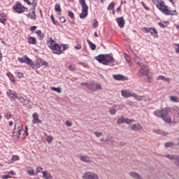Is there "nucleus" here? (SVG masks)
Masks as SVG:
<instances>
[{
  "label": "nucleus",
  "mask_w": 179,
  "mask_h": 179,
  "mask_svg": "<svg viewBox=\"0 0 179 179\" xmlns=\"http://www.w3.org/2000/svg\"><path fill=\"white\" fill-rule=\"evenodd\" d=\"M116 20L119 27H120V29H122L125 24V21L124 20V17H117Z\"/></svg>",
  "instance_id": "23"
},
{
  "label": "nucleus",
  "mask_w": 179,
  "mask_h": 179,
  "mask_svg": "<svg viewBox=\"0 0 179 179\" xmlns=\"http://www.w3.org/2000/svg\"><path fill=\"white\" fill-rule=\"evenodd\" d=\"M173 146H177V144L171 141L166 142L164 143V148H166V149H169V148H173Z\"/></svg>",
  "instance_id": "28"
},
{
  "label": "nucleus",
  "mask_w": 179,
  "mask_h": 179,
  "mask_svg": "<svg viewBox=\"0 0 179 179\" xmlns=\"http://www.w3.org/2000/svg\"><path fill=\"white\" fill-rule=\"evenodd\" d=\"M18 62L20 64H27L30 66H33V61L30 59L27 56H24L23 57H18Z\"/></svg>",
  "instance_id": "11"
},
{
  "label": "nucleus",
  "mask_w": 179,
  "mask_h": 179,
  "mask_svg": "<svg viewBox=\"0 0 179 179\" xmlns=\"http://www.w3.org/2000/svg\"><path fill=\"white\" fill-rule=\"evenodd\" d=\"M6 75H7V76H8V78H9L10 82H12L13 83H15V78H14V77H13V75H12L11 73L9 72V71H8V72L6 73Z\"/></svg>",
  "instance_id": "35"
},
{
  "label": "nucleus",
  "mask_w": 179,
  "mask_h": 179,
  "mask_svg": "<svg viewBox=\"0 0 179 179\" xmlns=\"http://www.w3.org/2000/svg\"><path fill=\"white\" fill-rule=\"evenodd\" d=\"M94 135L96 136V138H100V136H102L103 133L100 131H96Z\"/></svg>",
  "instance_id": "50"
},
{
  "label": "nucleus",
  "mask_w": 179,
  "mask_h": 179,
  "mask_svg": "<svg viewBox=\"0 0 179 179\" xmlns=\"http://www.w3.org/2000/svg\"><path fill=\"white\" fill-rule=\"evenodd\" d=\"M141 66L142 68L138 73V76H143L145 75H148V73H149V67L145 65H143Z\"/></svg>",
  "instance_id": "16"
},
{
  "label": "nucleus",
  "mask_w": 179,
  "mask_h": 179,
  "mask_svg": "<svg viewBox=\"0 0 179 179\" xmlns=\"http://www.w3.org/2000/svg\"><path fill=\"white\" fill-rule=\"evenodd\" d=\"M154 5L157 6V8L162 12L164 15H171V16H174L177 15L176 10H171L169 9V7L166 6L164 1H154Z\"/></svg>",
  "instance_id": "2"
},
{
  "label": "nucleus",
  "mask_w": 179,
  "mask_h": 179,
  "mask_svg": "<svg viewBox=\"0 0 179 179\" xmlns=\"http://www.w3.org/2000/svg\"><path fill=\"white\" fill-rule=\"evenodd\" d=\"M59 20L61 23H65V22H66V19H65V17H60Z\"/></svg>",
  "instance_id": "55"
},
{
  "label": "nucleus",
  "mask_w": 179,
  "mask_h": 179,
  "mask_svg": "<svg viewBox=\"0 0 179 179\" xmlns=\"http://www.w3.org/2000/svg\"><path fill=\"white\" fill-rule=\"evenodd\" d=\"M153 132L157 135H162V136H167L169 135V133L158 129H154Z\"/></svg>",
  "instance_id": "24"
},
{
  "label": "nucleus",
  "mask_w": 179,
  "mask_h": 179,
  "mask_svg": "<svg viewBox=\"0 0 179 179\" xmlns=\"http://www.w3.org/2000/svg\"><path fill=\"white\" fill-rule=\"evenodd\" d=\"M50 19H51V20H52L53 24H57V21H55V18H54V15H52L50 16Z\"/></svg>",
  "instance_id": "54"
},
{
  "label": "nucleus",
  "mask_w": 179,
  "mask_h": 179,
  "mask_svg": "<svg viewBox=\"0 0 179 179\" xmlns=\"http://www.w3.org/2000/svg\"><path fill=\"white\" fill-rule=\"evenodd\" d=\"M54 139V137L51 136H48L46 141L47 142H48V143H51V142H52Z\"/></svg>",
  "instance_id": "46"
},
{
  "label": "nucleus",
  "mask_w": 179,
  "mask_h": 179,
  "mask_svg": "<svg viewBox=\"0 0 179 179\" xmlns=\"http://www.w3.org/2000/svg\"><path fill=\"white\" fill-rule=\"evenodd\" d=\"M36 34H37V36H38L40 40H43V38L44 37V34L41 33V30L36 31Z\"/></svg>",
  "instance_id": "36"
},
{
  "label": "nucleus",
  "mask_w": 179,
  "mask_h": 179,
  "mask_svg": "<svg viewBox=\"0 0 179 179\" xmlns=\"http://www.w3.org/2000/svg\"><path fill=\"white\" fill-rule=\"evenodd\" d=\"M88 90H92V92H97V90H103L101 83H97L94 81L88 82L87 85Z\"/></svg>",
  "instance_id": "6"
},
{
  "label": "nucleus",
  "mask_w": 179,
  "mask_h": 179,
  "mask_svg": "<svg viewBox=\"0 0 179 179\" xmlns=\"http://www.w3.org/2000/svg\"><path fill=\"white\" fill-rule=\"evenodd\" d=\"M128 128L133 132H139L143 129V127L139 123H134L131 124L128 127Z\"/></svg>",
  "instance_id": "9"
},
{
  "label": "nucleus",
  "mask_w": 179,
  "mask_h": 179,
  "mask_svg": "<svg viewBox=\"0 0 179 179\" xmlns=\"http://www.w3.org/2000/svg\"><path fill=\"white\" fill-rule=\"evenodd\" d=\"M17 73V78H19L20 79H22V78H23V73H19V72Z\"/></svg>",
  "instance_id": "62"
},
{
  "label": "nucleus",
  "mask_w": 179,
  "mask_h": 179,
  "mask_svg": "<svg viewBox=\"0 0 179 179\" xmlns=\"http://www.w3.org/2000/svg\"><path fill=\"white\" fill-rule=\"evenodd\" d=\"M55 12H61V6L59 3H57L55 6Z\"/></svg>",
  "instance_id": "41"
},
{
  "label": "nucleus",
  "mask_w": 179,
  "mask_h": 179,
  "mask_svg": "<svg viewBox=\"0 0 179 179\" xmlns=\"http://www.w3.org/2000/svg\"><path fill=\"white\" fill-rule=\"evenodd\" d=\"M105 142H108V145H113V137H108Z\"/></svg>",
  "instance_id": "42"
},
{
  "label": "nucleus",
  "mask_w": 179,
  "mask_h": 179,
  "mask_svg": "<svg viewBox=\"0 0 179 179\" xmlns=\"http://www.w3.org/2000/svg\"><path fill=\"white\" fill-rule=\"evenodd\" d=\"M43 170V167L38 166L36 168V173H41V171Z\"/></svg>",
  "instance_id": "59"
},
{
  "label": "nucleus",
  "mask_w": 179,
  "mask_h": 179,
  "mask_svg": "<svg viewBox=\"0 0 179 179\" xmlns=\"http://www.w3.org/2000/svg\"><path fill=\"white\" fill-rule=\"evenodd\" d=\"M158 25L159 27H162V29H164V27H166V24H164V22H158Z\"/></svg>",
  "instance_id": "52"
},
{
  "label": "nucleus",
  "mask_w": 179,
  "mask_h": 179,
  "mask_svg": "<svg viewBox=\"0 0 179 179\" xmlns=\"http://www.w3.org/2000/svg\"><path fill=\"white\" fill-rule=\"evenodd\" d=\"M0 23L6 24V15L4 13H0Z\"/></svg>",
  "instance_id": "27"
},
{
  "label": "nucleus",
  "mask_w": 179,
  "mask_h": 179,
  "mask_svg": "<svg viewBox=\"0 0 179 179\" xmlns=\"http://www.w3.org/2000/svg\"><path fill=\"white\" fill-rule=\"evenodd\" d=\"M113 78L115 80H128L127 77L121 74L113 75Z\"/></svg>",
  "instance_id": "22"
},
{
  "label": "nucleus",
  "mask_w": 179,
  "mask_h": 179,
  "mask_svg": "<svg viewBox=\"0 0 179 179\" xmlns=\"http://www.w3.org/2000/svg\"><path fill=\"white\" fill-rule=\"evenodd\" d=\"M43 174V177L45 179H52V176H51V173H50V172L47 171H43L42 172Z\"/></svg>",
  "instance_id": "26"
},
{
  "label": "nucleus",
  "mask_w": 179,
  "mask_h": 179,
  "mask_svg": "<svg viewBox=\"0 0 179 179\" xmlns=\"http://www.w3.org/2000/svg\"><path fill=\"white\" fill-rule=\"evenodd\" d=\"M141 101H148V100H149V97L148 96H141Z\"/></svg>",
  "instance_id": "56"
},
{
  "label": "nucleus",
  "mask_w": 179,
  "mask_h": 179,
  "mask_svg": "<svg viewBox=\"0 0 179 179\" xmlns=\"http://www.w3.org/2000/svg\"><path fill=\"white\" fill-rule=\"evenodd\" d=\"M12 176H10V175H3L2 176V178L3 179H8V178H10Z\"/></svg>",
  "instance_id": "58"
},
{
  "label": "nucleus",
  "mask_w": 179,
  "mask_h": 179,
  "mask_svg": "<svg viewBox=\"0 0 179 179\" xmlns=\"http://www.w3.org/2000/svg\"><path fill=\"white\" fill-rule=\"evenodd\" d=\"M47 44L48 45V48H51L52 50L54 48V44L55 43H52L51 42H47Z\"/></svg>",
  "instance_id": "51"
},
{
  "label": "nucleus",
  "mask_w": 179,
  "mask_h": 179,
  "mask_svg": "<svg viewBox=\"0 0 179 179\" xmlns=\"http://www.w3.org/2000/svg\"><path fill=\"white\" fill-rule=\"evenodd\" d=\"M175 46L176 47L175 48V52H176V54H179V43H176Z\"/></svg>",
  "instance_id": "49"
},
{
  "label": "nucleus",
  "mask_w": 179,
  "mask_h": 179,
  "mask_svg": "<svg viewBox=\"0 0 179 179\" xmlns=\"http://www.w3.org/2000/svg\"><path fill=\"white\" fill-rule=\"evenodd\" d=\"M52 50H53V54L59 55L62 52V50H61L60 45L57 43H54V46L53 48H52Z\"/></svg>",
  "instance_id": "21"
},
{
  "label": "nucleus",
  "mask_w": 179,
  "mask_h": 179,
  "mask_svg": "<svg viewBox=\"0 0 179 179\" xmlns=\"http://www.w3.org/2000/svg\"><path fill=\"white\" fill-rule=\"evenodd\" d=\"M114 6H115V2L112 1L108 7V10H114Z\"/></svg>",
  "instance_id": "38"
},
{
  "label": "nucleus",
  "mask_w": 179,
  "mask_h": 179,
  "mask_svg": "<svg viewBox=\"0 0 179 179\" xmlns=\"http://www.w3.org/2000/svg\"><path fill=\"white\" fill-rule=\"evenodd\" d=\"M80 160H81V162H83L84 163H92V159H90V157L87 155L80 156Z\"/></svg>",
  "instance_id": "25"
},
{
  "label": "nucleus",
  "mask_w": 179,
  "mask_h": 179,
  "mask_svg": "<svg viewBox=\"0 0 179 179\" xmlns=\"http://www.w3.org/2000/svg\"><path fill=\"white\" fill-rule=\"evenodd\" d=\"M24 132L23 130V124L20 120H16L15 123L14 131L13 132V136H15L16 139L19 138Z\"/></svg>",
  "instance_id": "4"
},
{
  "label": "nucleus",
  "mask_w": 179,
  "mask_h": 179,
  "mask_svg": "<svg viewBox=\"0 0 179 179\" xmlns=\"http://www.w3.org/2000/svg\"><path fill=\"white\" fill-rule=\"evenodd\" d=\"M95 59L103 65H110L115 61L111 55H99Z\"/></svg>",
  "instance_id": "3"
},
{
  "label": "nucleus",
  "mask_w": 179,
  "mask_h": 179,
  "mask_svg": "<svg viewBox=\"0 0 179 179\" xmlns=\"http://www.w3.org/2000/svg\"><path fill=\"white\" fill-rule=\"evenodd\" d=\"M31 19H32V20H36V11L34 10V8L31 14Z\"/></svg>",
  "instance_id": "45"
},
{
  "label": "nucleus",
  "mask_w": 179,
  "mask_h": 179,
  "mask_svg": "<svg viewBox=\"0 0 179 179\" xmlns=\"http://www.w3.org/2000/svg\"><path fill=\"white\" fill-rule=\"evenodd\" d=\"M125 120L126 117H124V116H121L117 119V125H121V124H125Z\"/></svg>",
  "instance_id": "29"
},
{
  "label": "nucleus",
  "mask_w": 179,
  "mask_h": 179,
  "mask_svg": "<svg viewBox=\"0 0 179 179\" xmlns=\"http://www.w3.org/2000/svg\"><path fill=\"white\" fill-rule=\"evenodd\" d=\"M65 125H66V127H72V123L69 122V121L66 120Z\"/></svg>",
  "instance_id": "63"
},
{
  "label": "nucleus",
  "mask_w": 179,
  "mask_h": 179,
  "mask_svg": "<svg viewBox=\"0 0 179 179\" xmlns=\"http://www.w3.org/2000/svg\"><path fill=\"white\" fill-rule=\"evenodd\" d=\"M132 122H135V120L126 118L124 124L129 125L130 124H132Z\"/></svg>",
  "instance_id": "40"
},
{
  "label": "nucleus",
  "mask_w": 179,
  "mask_h": 179,
  "mask_svg": "<svg viewBox=\"0 0 179 179\" xmlns=\"http://www.w3.org/2000/svg\"><path fill=\"white\" fill-rule=\"evenodd\" d=\"M28 174H29V176H34V169H31L27 171Z\"/></svg>",
  "instance_id": "53"
},
{
  "label": "nucleus",
  "mask_w": 179,
  "mask_h": 179,
  "mask_svg": "<svg viewBox=\"0 0 179 179\" xmlns=\"http://www.w3.org/2000/svg\"><path fill=\"white\" fill-rule=\"evenodd\" d=\"M78 65H81V66H84V68H87V64H86V63L78 62Z\"/></svg>",
  "instance_id": "57"
},
{
  "label": "nucleus",
  "mask_w": 179,
  "mask_h": 179,
  "mask_svg": "<svg viewBox=\"0 0 179 179\" xmlns=\"http://www.w3.org/2000/svg\"><path fill=\"white\" fill-rule=\"evenodd\" d=\"M76 50H80L82 48V45L80 44H77L76 46H75Z\"/></svg>",
  "instance_id": "64"
},
{
  "label": "nucleus",
  "mask_w": 179,
  "mask_h": 179,
  "mask_svg": "<svg viewBox=\"0 0 179 179\" xmlns=\"http://www.w3.org/2000/svg\"><path fill=\"white\" fill-rule=\"evenodd\" d=\"M66 66L67 69H69V71H71L72 72H74V71H76V67H75L73 65L66 64Z\"/></svg>",
  "instance_id": "39"
},
{
  "label": "nucleus",
  "mask_w": 179,
  "mask_h": 179,
  "mask_svg": "<svg viewBox=\"0 0 179 179\" xmlns=\"http://www.w3.org/2000/svg\"><path fill=\"white\" fill-rule=\"evenodd\" d=\"M13 9L17 12V13H23V12H28L27 8L23 6L20 3H17L13 6Z\"/></svg>",
  "instance_id": "10"
},
{
  "label": "nucleus",
  "mask_w": 179,
  "mask_h": 179,
  "mask_svg": "<svg viewBox=\"0 0 179 179\" xmlns=\"http://www.w3.org/2000/svg\"><path fill=\"white\" fill-rule=\"evenodd\" d=\"M51 90H53V92H57V93H61V88L59 87H52Z\"/></svg>",
  "instance_id": "43"
},
{
  "label": "nucleus",
  "mask_w": 179,
  "mask_h": 179,
  "mask_svg": "<svg viewBox=\"0 0 179 179\" xmlns=\"http://www.w3.org/2000/svg\"><path fill=\"white\" fill-rule=\"evenodd\" d=\"M142 31H143V33H150L152 36L157 37V30H156L155 28L143 27Z\"/></svg>",
  "instance_id": "13"
},
{
  "label": "nucleus",
  "mask_w": 179,
  "mask_h": 179,
  "mask_svg": "<svg viewBox=\"0 0 179 179\" xmlns=\"http://www.w3.org/2000/svg\"><path fill=\"white\" fill-rule=\"evenodd\" d=\"M158 80H164V82H170V78L164 77V76H159L158 77Z\"/></svg>",
  "instance_id": "37"
},
{
  "label": "nucleus",
  "mask_w": 179,
  "mask_h": 179,
  "mask_svg": "<svg viewBox=\"0 0 179 179\" xmlns=\"http://www.w3.org/2000/svg\"><path fill=\"white\" fill-rule=\"evenodd\" d=\"M81 86H83L84 87H87V85H89V83H85V82H83V83H81Z\"/></svg>",
  "instance_id": "60"
},
{
  "label": "nucleus",
  "mask_w": 179,
  "mask_h": 179,
  "mask_svg": "<svg viewBox=\"0 0 179 179\" xmlns=\"http://www.w3.org/2000/svg\"><path fill=\"white\" fill-rule=\"evenodd\" d=\"M43 65H45V66H48V63L47 62H44L43 60L41 59H38L35 63H34V66H36V68H40L41 66H43Z\"/></svg>",
  "instance_id": "20"
},
{
  "label": "nucleus",
  "mask_w": 179,
  "mask_h": 179,
  "mask_svg": "<svg viewBox=\"0 0 179 179\" xmlns=\"http://www.w3.org/2000/svg\"><path fill=\"white\" fill-rule=\"evenodd\" d=\"M134 62L137 64V65L142 66L145 62V59H143V57H140L139 56L136 55L134 57Z\"/></svg>",
  "instance_id": "18"
},
{
  "label": "nucleus",
  "mask_w": 179,
  "mask_h": 179,
  "mask_svg": "<svg viewBox=\"0 0 179 179\" xmlns=\"http://www.w3.org/2000/svg\"><path fill=\"white\" fill-rule=\"evenodd\" d=\"M92 26L94 29H96V27H97L99 26V22L97 21V20H94L93 23H92Z\"/></svg>",
  "instance_id": "47"
},
{
  "label": "nucleus",
  "mask_w": 179,
  "mask_h": 179,
  "mask_svg": "<svg viewBox=\"0 0 179 179\" xmlns=\"http://www.w3.org/2000/svg\"><path fill=\"white\" fill-rule=\"evenodd\" d=\"M6 94L8 97H10L11 101H13V100H16V99H17V93L12 90H8L6 92Z\"/></svg>",
  "instance_id": "15"
},
{
  "label": "nucleus",
  "mask_w": 179,
  "mask_h": 179,
  "mask_svg": "<svg viewBox=\"0 0 179 179\" xmlns=\"http://www.w3.org/2000/svg\"><path fill=\"white\" fill-rule=\"evenodd\" d=\"M87 41L90 45V50H96V45L94 43H92V41H89V39H87Z\"/></svg>",
  "instance_id": "32"
},
{
  "label": "nucleus",
  "mask_w": 179,
  "mask_h": 179,
  "mask_svg": "<svg viewBox=\"0 0 179 179\" xmlns=\"http://www.w3.org/2000/svg\"><path fill=\"white\" fill-rule=\"evenodd\" d=\"M19 159L17 155H13L10 159V163H13V162H16Z\"/></svg>",
  "instance_id": "44"
},
{
  "label": "nucleus",
  "mask_w": 179,
  "mask_h": 179,
  "mask_svg": "<svg viewBox=\"0 0 179 179\" xmlns=\"http://www.w3.org/2000/svg\"><path fill=\"white\" fill-rule=\"evenodd\" d=\"M83 179H100V177L96 173L93 171H87L85 172L83 176Z\"/></svg>",
  "instance_id": "8"
},
{
  "label": "nucleus",
  "mask_w": 179,
  "mask_h": 179,
  "mask_svg": "<svg viewBox=\"0 0 179 179\" xmlns=\"http://www.w3.org/2000/svg\"><path fill=\"white\" fill-rule=\"evenodd\" d=\"M164 157L170 160L171 162H173V164L179 167V155H171V154H166Z\"/></svg>",
  "instance_id": "7"
},
{
  "label": "nucleus",
  "mask_w": 179,
  "mask_h": 179,
  "mask_svg": "<svg viewBox=\"0 0 179 179\" xmlns=\"http://www.w3.org/2000/svg\"><path fill=\"white\" fill-rule=\"evenodd\" d=\"M80 3L82 6V13L80 14V19H85L87 17V10L89 7L86 4V0H79Z\"/></svg>",
  "instance_id": "5"
},
{
  "label": "nucleus",
  "mask_w": 179,
  "mask_h": 179,
  "mask_svg": "<svg viewBox=\"0 0 179 179\" xmlns=\"http://www.w3.org/2000/svg\"><path fill=\"white\" fill-rule=\"evenodd\" d=\"M120 110H122V106L121 105H114L110 108L109 113L111 114V115H115L117 111Z\"/></svg>",
  "instance_id": "14"
},
{
  "label": "nucleus",
  "mask_w": 179,
  "mask_h": 179,
  "mask_svg": "<svg viewBox=\"0 0 179 179\" xmlns=\"http://www.w3.org/2000/svg\"><path fill=\"white\" fill-rule=\"evenodd\" d=\"M154 115L158 117L159 118H162L163 121H165V122H167V124H170L171 122L177 124L176 118H173V120H171V117H170V112L167 109L155 111Z\"/></svg>",
  "instance_id": "1"
},
{
  "label": "nucleus",
  "mask_w": 179,
  "mask_h": 179,
  "mask_svg": "<svg viewBox=\"0 0 179 179\" xmlns=\"http://www.w3.org/2000/svg\"><path fill=\"white\" fill-rule=\"evenodd\" d=\"M68 15H69V17H71V19H73L75 17V15L71 10L68 11Z\"/></svg>",
  "instance_id": "48"
},
{
  "label": "nucleus",
  "mask_w": 179,
  "mask_h": 179,
  "mask_svg": "<svg viewBox=\"0 0 179 179\" xmlns=\"http://www.w3.org/2000/svg\"><path fill=\"white\" fill-rule=\"evenodd\" d=\"M20 101L27 108H31V107H33V102H31V101H30L29 99H24V98H20Z\"/></svg>",
  "instance_id": "12"
},
{
  "label": "nucleus",
  "mask_w": 179,
  "mask_h": 179,
  "mask_svg": "<svg viewBox=\"0 0 179 179\" xmlns=\"http://www.w3.org/2000/svg\"><path fill=\"white\" fill-rule=\"evenodd\" d=\"M32 118V124H43V122L38 119V114L37 113H33Z\"/></svg>",
  "instance_id": "19"
},
{
  "label": "nucleus",
  "mask_w": 179,
  "mask_h": 179,
  "mask_svg": "<svg viewBox=\"0 0 179 179\" xmlns=\"http://www.w3.org/2000/svg\"><path fill=\"white\" fill-rule=\"evenodd\" d=\"M131 97H134V99H136L138 101H142V96L141 95H137L135 93H133V94H131Z\"/></svg>",
  "instance_id": "34"
},
{
  "label": "nucleus",
  "mask_w": 179,
  "mask_h": 179,
  "mask_svg": "<svg viewBox=\"0 0 179 179\" xmlns=\"http://www.w3.org/2000/svg\"><path fill=\"white\" fill-rule=\"evenodd\" d=\"M124 58L126 59V62H127L129 66H131L132 65V62H131V57L127 54H124Z\"/></svg>",
  "instance_id": "33"
},
{
  "label": "nucleus",
  "mask_w": 179,
  "mask_h": 179,
  "mask_svg": "<svg viewBox=\"0 0 179 179\" xmlns=\"http://www.w3.org/2000/svg\"><path fill=\"white\" fill-rule=\"evenodd\" d=\"M169 100H171V101H172L173 103H179V99L176 96H170Z\"/></svg>",
  "instance_id": "31"
},
{
  "label": "nucleus",
  "mask_w": 179,
  "mask_h": 179,
  "mask_svg": "<svg viewBox=\"0 0 179 179\" xmlns=\"http://www.w3.org/2000/svg\"><path fill=\"white\" fill-rule=\"evenodd\" d=\"M28 43L29 44H37V40H36V38H34L33 36H30L28 38Z\"/></svg>",
  "instance_id": "30"
},
{
  "label": "nucleus",
  "mask_w": 179,
  "mask_h": 179,
  "mask_svg": "<svg viewBox=\"0 0 179 179\" xmlns=\"http://www.w3.org/2000/svg\"><path fill=\"white\" fill-rule=\"evenodd\" d=\"M36 29H37L36 26H32V27H30L29 30L31 31H34Z\"/></svg>",
  "instance_id": "61"
},
{
  "label": "nucleus",
  "mask_w": 179,
  "mask_h": 179,
  "mask_svg": "<svg viewBox=\"0 0 179 179\" xmlns=\"http://www.w3.org/2000/svg\"><path fill=\"white\" fill-rule=\"evenodd\" d=\"M120 93H121V96L124 99L132 97V94H134V92H131V91L127 90H122L120 91Z\"/></svg>",
  "instance_id": "17"
}]
</instances>
